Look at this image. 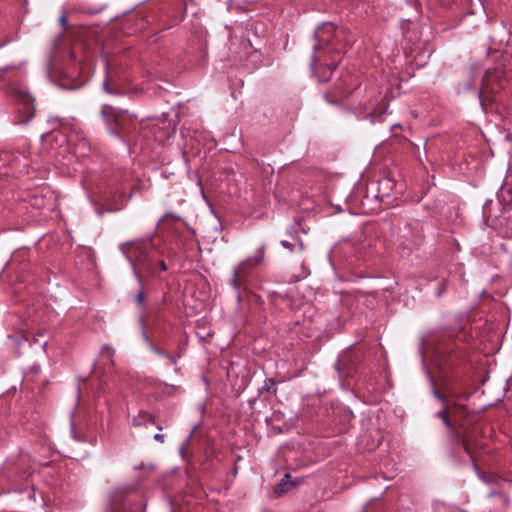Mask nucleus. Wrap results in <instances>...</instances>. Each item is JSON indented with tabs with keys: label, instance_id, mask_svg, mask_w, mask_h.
Instances as JSON below:
<instances>
[{
	"label": "nucleus",
	"instance_id": "nucleus-1",
	"mask_svg": "<svg viewBox=\"0 0 512 512\" xmlns=\"http://www.w3.org/2000/svg\"><path fill=\"white\" fill-rule=\"evenodd\" d=\"M502 76L503 72L498 68L486 71L479 91V100L483 107L486 101L492 100L493 96L503 88Z\"/></svg>",
	"mask_w": 512,
	"mask_h": 512
},
{
	"label": "nucleus",
	"instance_id": "nucleus-2",
	"mask_svg": "<svg viewBox=\"0 0 512 512\" xmlns=\"http://www.w3.org/2000/svg\"><path fill=\"white\" fill-rule=\"evenodd\" d=\"M148 245L145 242H132L125 247L124 251L132 263L145 266L149 259Z\"/></svg>",
	"mask_w": 512,
	"mask_h": 512
},
{
	"label": "nucleus",
	"instance_id": "nucleus-3",
	"mask_svg": "<svg viewBox=\"0 0 512 512\" xmlns=\"http://www.w3.org/2000/svg\"><path fill=\"white\" fill-rule=\"evenodd\" d=\"M457 409V404H453V406L450 407L446 402H444L443 408L439 411L438 416L447 427H452L450 416L454 414Z\"/></svg>",
	"mask_w": 512,
	"mask_h": 512
},
{
	"label": "nucleus",
	"instance_id": "nucleus-4",
	"mask_svg": "<svg viewBox=\"0 0 512 512\" xmlns=\"http://www.w3.org/2000/svg\"><path fill=\"white\" fill-rule=\"evenodd\" d=\"M259 260H255V261H252V260H248L247 262L241 264L240 266H238L235 271H234V275H233V285L235 287H239L241 285V279H242V276H243V273H244V269L247 265H254L258 262Z\"/></svg>",
	"mask_w": 512,
	"mask_h": 512
},
{
	"label": "nucleus",
	"instance_id": "nucleus-5",
	"mask_svg": "<svg viewBox=\"0 0 512 512\" xmlns=\"http://www.w3.org/2000/svg\"><path fill=\"white\" fill-rule=\"evenodd\" d=\"M289 477L290 475L288 473L285 474V479H282V481L275 486L274 493L277 496H281L284 493H287L294 487V484L287 480Z\"/></svg>",
	"mask_w": 512,
	"mask_h": 512
},
{
	"label": "nucleus",
	"instance_id": "nucleus-6",
	"mask_svg": "<svg viewBox=\"0 0 512 512\" xmlns=\"http://www.w3.org/2000/svg\"><path fill=\"white\" fill-rule=\"evenodd\" d=\"M462 445L464 450L473 458L474 444L472 443V440L467 437L463 439Z\"/></svg>",
	"mask_w": 512,
	"mask_h": 512
},
{
	"label": "nucleus",
	"instance_id": "nucleus-7",
	"mask_svg": "<svg viewBox=\"0 0 512 512\" xmlns=\"http://www.w3.org/2000/svg\"><path fill=\"white\" fill-rule=\"evenodd\" d=\"M325 31H327V32L333 31V26H332V25H328V26H326L325 28H323V29H319V30L316 32L317 37H318L321 41H326V39L324 38V33H325Z\"/></svg>",
	"mask_w": 512,
	"mask_h": 512
},
{
	"label": "nucleus",
	"instance_id": "nucleus-8",
	"mask_svg": "<svg viewBox=\"0 0 512 512\" xmlns=\"http://www.w3.org/2000/svg\"><path fill=\"white\" fill-rule=\"evenodd\" d=\"M265 389L269 392H273L275 393L276 392V388H275V382L271 379H269L268 381L265 382Z\"/></svg>",
	"mask_w": 512,
	"mask_h": 512
},
{
	"label": "nucleus",
	"instance_id": "nucleus-9",
	"mask_svg": "<svg viewBox=\"0 0 512 512\" xmlns=\"http://www.w3.org/2000/svg\"><path fill=\"white\" fill-rule=\"evenodd\" d=\"M337 66L336 63H331L328 65V70H329V75H324V76H321V80L322 81H327L329 79V76H330V73L333 69H335Z\"/></svg>",
	"mask_w": 512,
	"mask_h": 512
},
{
	"label": "nucleus",
	"instance_id": "nucleus-10",
	"mask_svg": "<svg viewBox=\"0 0 512 512\" xmlns=\"http://www.w3.org/2000/svg\"><path fill=\"white\" fill-rule=\"evenodd\" d=\"M101 113H102V115L104 117H107L108 115L112 114V108L108 107V106H105V107L102 108Z\"/></svg>",
	"mask_w": 512,
	"mask_h": 512
},
{
	"label": "nucleus",
	"instance_id": "nucleus-11",
	"mask_svg": "<svg viewBox=\"0 0 512 512\" xmlns=\"http://www.w3.org/2000/svg\"><path fill=\"white\" fill-rule=\"evenodd\" d=\"M135 300H136V302H137L138 304H142V303H143V301H144V293H143L142 291H140V292L137 294V296H136V299H135Z\"/></svg>",
	"mask_w": 512,
	"mask_h": 512
},
{
	"label": "nucleus",
	"instance_id": "nucleus-12",
	"mask_svg": "<svg viewBox=\"0 0 512 512\" xmlns=\"http://www.w3.org/2000/svg\"><path fill=\"white\" fill-rule=\"evenodd\" d=\"M457 406H458V409L456 410V412L454 414H452V416L458 415L461 412L465 411V407L463 405H457Z\"/></svg>",
	"mask_w": 512,
	"mask_h": 512
},
{
	"label": "nucleus",
	"instance_id": "nucleus-13",
	"mask_svg": "<svg viewBox=\"0 0 512 512\" xmlns=\"http://www.w3.org/2000/svg\"><path fill=\"white\" fill-rule=\"evenodd\" d=\"M154 439H155L156 441L163 442V435H162V434H155V435H154Z\"/></svg>",
	"mask_w": 512,
	"mask_h": 512
},
{
	"label": "nucleus",
	"instance_id": "nucleus-14",
	"mask_svg": "<svg viewBox=\"0 0 512 512\" xmlns=\"http://www.w3.org/2000/svg\"><path fill=\"white\" fill-rule=\"evenodd\" d=\"M159 266H160L161 270H163V271H165L167 269V267L163 261L159 262Z\"/></svg>",
	"mask_w": 512,
	"mask_h": 512
},
{
	"label": "nucleus",
	"instance_id": "nucleus-15",
	"mask_svg": "<svg viewBox=\"0 0 512 512\" xmlns=\"http://www.w3.org/2000/svg\"><path fill=\"white\" fill-rule=\"evenodd\" d=\"M66 21H67L66 16L63 15V16L60 17L61 24L64 25L66 23Z\"/></svg>",
	"mask_w": 512,
	"mask_h": 512
},
{
	"label": "nucleus",
	"instance_id": "nucleus-16",
	"mask_svg": "<svg viewBox=\"0 0 512 512\" xmlns=\"http://www.w3.org/2000/svg\"><path fill=\"white\" fill-rule=\"evenodd\" d=\"M282 245L286 248H290V244L287 241H283Z\"/></svg>",
	"mask_w": 512,
	"mask_h": 512
},
{
	"label": "nucleus",
	"instance_id": "nucleus-17",
	"mask_svg": "<svg viewBox=\"0 0 512 512\" xmlns=\"http://www.w3.org/2000/svg\"><path fill=\"white\" fill-rule=\"evenodd\" d=\"M434 394L439 400H443L442 396L437 391H435Z\"/></svg>",
	"mask_w": 512,
	"mask_h": 512
},
{
	"label": "nucleus",
	"instance_id": "nucleus-18",
	"mask_svg": "<svg viewBox=\"0 0 512 512\" xmlns=\"http://www.w3.org/2000/svg\"><path fill=\"white\" fill-rule=\"evenodd\" d=\"M30 100H31V99H30V97H28V96H25V97H24V99H23V101H24V102H29Z\"/></svg>",
	"mask_w": 512,
	"mask_h": 512
}]
</instances>
